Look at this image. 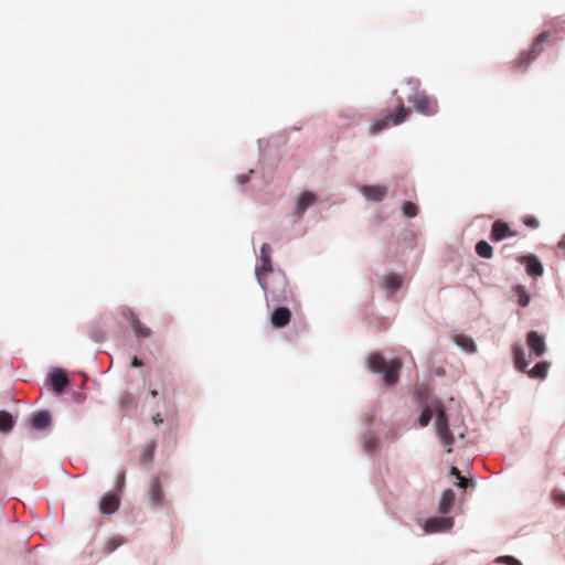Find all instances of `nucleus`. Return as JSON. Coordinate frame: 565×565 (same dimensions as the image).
Returning <instances> with one entry per match:
<instances>
[{"label":"nucleus","mask_w":565,"mask_h":565,"mask_svg":"<svg viewBox=\"0 0 565 565\" xmlns=\"http://www.w3.org/2000/svg\"><path fill=\"white\" fill-rule=\"evenodd\" d=\"M266 295H269L273 301L287 302L291 300L292 292L288 286V280L284 273H271L257 278Z\"/></svg>","instance_id":"f257e3e1"},{"label":"nucleus","mask_w":565,"mask_h":565,"mask_svg":"<svg viewBox=\"0 0 565 565\" xmlns=\"http://www.w3.org/2000/svg\"><path fill=\"white\" fill-rule=\"evenodd\" d=\"M367 365L373 372L383 374L387 385L397 383L398 372L402 367V362L398 359L387 361L381 353H373L367 359Z\"/></svg>","instance_id":"f03ea898"},{"label":"nucleus","mask_w":565,"mask_h":565,"mask_svg":"<svg viewBox=\"0 0 565 565\" xmlns=\"http://www.w3.org/2000/svg\"><path fill=\"white\" fill-rule=\"evenodd\" d=\"M398 105L394 113L383 111L381 114V118L374 119L371 121L369 127L370 135H377L384 129L391 126H397L402 124L408 116L409 109H407L402 99L398 97Z\"/></svg>","instance_id":"7ed1b4c3"},{"label":"nucleus","mask_w":565,"mask_h":565,"mask_svg":"<svg viewBox=\"0 0 565 565\" xmlns=\"http://www.w3.org/2000/svg\"><path fill=\"white\" fill-rule=\"evenodd\" d=\"M436 418L435 425L438 437L447 447V452H451V445L454 444V435L448 427V418L444 407L439 404L435 405Z\"/></svg>","instance_id":"20e7f679"},{"label":"nucleus","mask_w":565,"mask_h":565,"mask_svg":"<svg viewBox=\"0 0 565 565\" xmlns=\"http://www.w3.org/2000/svg\"><path fill=\"white\" fill-rule=\"evenodd\" d=\"M548 33L542 32L533 41L531 47L522 52L518 58L516 66L520 68H526L532 61H534L543 51L544 43L548 40Z\"/></svg>","instance_id":"39448f33"},{"label":"nucleus","mask_w":565,"mask_h":565,"mask_svg":"<svg viewBox=\"0 0 565 565\" xmlns=\"http://www.w3.org/2000/svg\"><path fill=\"white\" fill-rule=\"evenodd\" d=\"M408 102L412 103L415 109L425 115L433 116L438 111L437 100L428 96L424 92H419L408 97Z\"/></svg>","instance_id":"423d86ee"},{"label":"nucleus","mask_w":565,"mask_h":565,"mask_svg":"<svg viewBox=\"0 0 565 565\" xmlns=\"http://www.w3.org/2000/svg\"><path fill=\"white\" fill-rule=\"evenodd\" d=\"M518 235L516 231L511 230L510 225L507 222L501 220H497L493 222L491 227V239L494 242H500L508 237H514Z\"/></svg>","instance_id":"0eeeda50"},{"label":"nucleus","mask_w":565,"mask_h":565,"mask_svg":"<svg viewBox=\"0 0 565 565\" xmlns=\"http://www.w3.org/2000/svg\"><path fill=\"white\" fill-rule=\"evenodd\" d=\"M526 343L531 350V352L536 356H543L546 352L545 339L543 335L539 334L536 331H530L526 334Z\"/></svg>","instance_id":"6e6552de"},{"label":"nucleus","mask_w":565,"mask_h":565,"mask_svg":"<svg viewBox=\"0 0 565 565\" xmlns=\"http://www.w3.org/2000/svg\"><path fill=\"white\" fill-rule=\"evenodd\" d=\"M260 266H257L255 270L257 278L274 273L271 267L270 246L267 243H264L260 247Z\"/></svg>","instance_id":"1a4fd4ad"},{"label":"nucleus","mask_w":565,"mask_h":565,"mask_svg":"<svg viewBox=\"0 0 565 565\" xmlns=\"http://www.w3.org/2000/svg\"><path fill=\"white\" fill-rule=\"evenodd\" d=\"M124 317L129 321L137 338L146 339L151 335L152 332L150 328L142 324L141 321L134 313V311L127 310L126 312H124Z\"/></svg>","instance_id":"9d476101"},{"label":"nucleus","mask_w":565,"mask_h":565,"mask_svg":"<svg viewBox=\"0 0 565 565\" xmlns=\"http://www.w3.org/2000/svg\"><path fill=\"white\" fill-rule=\"evenodd\" d=\"M519 262L525 264L526 273L532 277L543 274V265L535 255L520 256Z\"/></svg>","instance_id":"9b49d317"},{"label":"nucleus","mask_w":565,"mask_h":565,"mask_svg":"<svg viewBox=\"0 0 565 565\" xmlns=\"http://www.w3.org/2000/svg\"><path fill=\"white\" fill-rule=\"evenodd\" d=\"M120 504L119 497L115 493H108L103 495L99 501V511L103 514L110 515L115 513Z\"/></svg>","instance_id":"f8f14e48"},{"label":"nucleus","mask_w":565,"mask_h":565,"mask_svg":"<svg viewBox=\"0 0 565 565\" xmlns=\"http://www.w3.org/2000/svg\"><path fill=\"white\" fill-rule=\"evenodd\" d=\"M290 319L291 312L286 307L276 308L270 316V322L275 328H284L289 323Z\"/></svg>","instance_id":"ddd939ff"},{"label":"nucleus","mask_w":565,"mask_h":565,"mask_svg":"<svg viewBox=\"0 0 565 565\" xmlns=\"http://www.w3.org/2000/svg\"><path fill=\"white\" fill-rule=\"evenodd\" d=\"M317 201V196L315 193L305 191L299 194L296 202V214L298 217H301L306 210L311 206Z\"/></svg>","instance_id":"4468645a"},{"label":"nucleus","mask_w":565,"mask_h":565,"mask_svg":"<svg viewBox=\"0 0 565 565\" xmlns=\"http://www.w3.org/2000/svg\"><path fill=\"white\" fill-rule=\"evenodd\" d=\"M452 523L454 521L451 518H433L425 523V531L428 533L446 531L452 526Z\"/></svg>","instance_id":"2eb2a0df"},{"label":"nucleus","mask_w":565,"mask_h":565,"mask_svg":"<svg viewBox=\"0 0 565 565\" xmlns=\"http://www.w3.org/2000/svg\"><path fill=\"white\" fill-rule=\"evenodd\" d=\"M361 193L370 201L380 202L387 193V188L384 185H364L361 188Z\"/></svg>","instance_id":"dca6fc26"},{"label":"nucleus","mask_w":565,"mask_h":565,"mask_svg":"<svg viewBox=\"0 0 565 565\" xmlns=\"http://www.w3.org/2000/svg\"><path fill=\"white\" fill-rule=\"evenodd\" d=\"M51 383L53 386V390L56 393H62L64 388L70 384V380L64 371L56 370L51 374Z\"/></svg>","instance_id":"f3484780"},{"label":"nucleus","mask_w":565,"mask_h":565,"mask_svg":"<svg viewBox=\"0 0 565 565\" xmlns=\"http://www.w3.org/2000/svg\"><path fill=\"white\" fill-rule=\"evenodd\" d=\"M512 352L515 367L519 371H525V369L530 365V360L526 359L523 347L521 344H515Z\"/></svg>","instance_id":"a211bd4d"},{"label":"nucleus","mask_w":565,"mask_h":565,"mask_svg":"<svg viewBox=\"0 0 565 565\" xmlns=\"http://www.w3.org/2000/svg\"><path fill=\"white\" fill-rule=\"evenodd\" d=\"M163 490L159 479L152 481L149 488V499L152 505L158 507L163 502Z\"/></svg>","instance_id":"6ab92c4d"},{"label":"nucleus","mask_w":565,"mask_h":565,"mask_svg":"<svg viewBox=\"0 0 565 565\" xmlns=\"http://www.w3.org/2000/svg\"><path fill=\"white\" fill-rule=\"evenodd\" d=\"M402 282L401 276L396 274H390L382 278L383 288L391 295L401 288Z\"/></svg>","instance_id":"aec40b11"},{"label":"nucleus","mask_w":565,"mask_h":565,"mask_svg":"<svg viewBox=\"0 0 565 565\" xmlns=\"http://www.w3.org/2000/svg\"><path fill=\"white\" fill-rule=\"evenodd\" d=\"M51 424V415L46 411L38 412L31 419V425L35 429H44Z\"/></svg>","instance_id":"412c9836"},{"label":"nucleus","mask_w":565,"mask_h":565,"mask_svg":"<svg viewBox=\"0 0 565 565\" xmlns=\"http://www.w3.org/2000/svg\"><path fill=\"white\" fill-rule=\"evenodd\" d=\"M455 501V492L451 489H447L443 492L439 501V511L446 514L450 511Z\"/></svg>","instance_id":"4be33fe9"},{"label":"nucleus","mask_w":565,"mask_h":565,"mask_svg":"<svg viewBox=\"0 0 565 565\" xmlns=\"http://www.w3.org/2000/svg\"><path fill=\"white\" fill-rule=\"evenodd\" d=\"M455 343L460 347L463 351L468 353H473L477 351L476 343L473 340L467 335L459 334L454 337Z\"/></svg>","instance_id":"5701e85b"},{"label":"nucleus","mask_w":565,"mask_h":565,"mask_svg":"<svg viewBox=\"0 0 565 565\" xmlns=\"http://www.w3.org/2000/svg\"><path fill=\"white\" fill-rule=\"evenodd\" d=\"M550 367V363L546 361L539 362L534 365L532 370L529 371V376L533 379H545L547 375V371Z\"/></svg>","instance_id":"b1692460"},{"label":"nucleus","mask_w":565,"mask_h":565,"mask_svg":"<svg viewBox=\"0 0 565 565\" xmlns=\"http://www.w3.org/2000/svg\"><path fill=\"white\" fill-rule=\"evenodd\" d=\"M14 420L10 413L0 411V431L8 433L13 428Z\"/></svg>","instance_id":"393cba45"},{"label":"nucleus","mask_w":565,"mask_h":565,"mask_svg":"<svg viewBox=\"0 0 565 565\" xmlns=\"http://www.w3.org/2000/svg\"><path fill=\"white\" fill-rule=\"evenodd\" d=\"M476 253L482 258H491L493 256V248L488 242L480 241L476 245Z\"/></svg>","instance_id":"a878e982"},{"label":"nucleus","mask_w":565,"mask_h":565,"mask_svg":"<svg viewBox=\"0 0 565 565\" xmlns=\"http://www.w3.org/2000/svg\"><path fill=\"white\" fill-rule=\"evenodd\" d=\"M138 404V399L132 394H125L120 398V405L122 408H136Z\"/></svg>","instance_id":"bb28decb"},{"label":"nucleus","mask_w":565,"mask_h":565,"mask_svg":"<svg viewBox=\"0 0 565 565\" xmlns=\"http://www.w3.org/2000/svg\"><path fill=\"white\" fill-rule=\"evenodd\" d=\"M402 212L406 217H415L418 213V207L411 201H406L402 205Z\"/></svg>","instance_id":"cd10ccee"},{"label":"nucleus","mask_w":565,"mask_h":565,"mask_svg":"<svg viewBox=\"0 0 565 565\" xmlns=\"http://www.w3.org/2000/svg\"><path fill=\"white\" fill-rule=\"evenodd\" d=\"M518 295H519V298H518V303L521 306V307H526L529 303H530V295L526 292L525 288L523 286H516L515 288Z\"/></svg>","instance_id":"c85d7f7f"},{"label":"nucleus","mask_w":565,"mask_h":565,"mask_svg":"<svg viewBox=\"0 0 565 565\" xmlns=\"http://www.w3.org/2000/svg\"><path fill=\"white\" fill-rule=\"evenodd\" d=\"M433 416V412L429 407H426L423 409V412L419 415L418 423L420 427H425L428 425Z\"/></svg>","instance_id":"c756f323"},{"label":"nucleus","mask_w":565,"mask_h":565,"mask_svg":"<svg viewBox=\"0 0 565 565\" xmlns=\"http://www.w3.org/2000/svg\"><path fill=\"white\" fill-rule=\"evenodd\" d=\"M494 563H504L507 565H522V563L513 556L505 555L495 558Z\"/></svg>","instance_id":"7c9ffc66"},{"label":"nucleus","mask_w":565,"mask_h":565,"mask_svg":"<svg viewBox=\"0 0 565 565\" xmlns=\"http://www.w3.org/2000/svg\"><path fill=\"white\" fill-rule=\"evenodd\" d=\"M523 224L531 228H537L540 226V222L535 216L527 215L523 218Z\"/></svg>","instance_id":"2f4dec72"},{"label":"nucleus","mask_w":565,"mask_h":565,"mask_svg":"<svg viewBox=\"0 0 565 565\" xmlns=\"http://www.w3.org/2000/svg\"><path fill=\"white\" fill-rule=\"evenodd\" d=\"M121 544V541L118 540V539H110L106 544H105V551L106 553H111L114 552L119 545Z\"/></svg>","instance_id":"473e14b6"},{"label":"nucleus","mask_w":565,"mask_h":565,"mask_svg":"<svg viewBox=\"0 0 565 565\" xmlns=\"http://www.w3.org/2000/svg\"><path fill=\"white\" fill-rule=\"evenodd\" d=\"M377 439L373 436H370L364 440V446L367 451H373L377 448Z\"/></svg>","instance_id":"72a5a7b5"},{"label":"nucleus","mask_w":565,"mask_h":565,"mask_svg":"<svg viewBox=\"0 0 565 565\" xmlns=\"http://www.w3.org/2000/svg\"><path fill=\"white\" fill-rule=\"evenodd\" d=\"M553 499H554V501L557 504H559L562 507H565V493H556V492H554L553 493Z\"/></svg>","instance_id":"f704fd0d"},{"label":"nucleus","mask_w":565,"mask_h":565,"mask_svg":"<svg viewBox=\"0 0 565 565\" xmlns=\"http://www.w3.org/2000/svg\"><path fill=\"white\" fill-rule=\"evenodd\" d=\"M459 482H458V487H460L461 489H466L468 487V482L469 480L466 479L465 477H459L458 478Z\"/></svg>","instance_id":"c9c22d12"},{"label":"nucleus","mask_w":565,"mask_h":565,"mask_svg":"<svg viewBox=\"0 0 565 565\" xmlns=\"http://www.w3.org/2000/svg\"><path fill=\"white\" fill-rule=\"evenodd\" d=\"M248 180H249L248 174H239V175L237 177V182H238L239 184H245V183H247V182H248Z\"/></svg>","instance_id":"e433bc0d"},{"label":"nucleus","mask_w":565,"mask_h":565,"mask_svg":"<svg viewBox=\"0 0 565 565\" xmlns=\"http://www.w3.org/2000/svg\"><path fill=\"white\" fill-rule=\"evenodd\" d=\"M141 365H142V361H141V360H139L137 356L132 358V360H131V366H134V367H139V366H141Z\"/></svg>","instance_id":"4c0bfd02"},{"label":"nucleus","mask_w":565,"mask_h":565,"mask_svg":"<svg viewBox=\"0 0 565 565\" xmlns=\"http://www.w3.org/2000/svg\"><path fill=\"white\" fill-rule=\"evenodd\" d=\"M152 422L154 425H159L163 422L162 417L160 414H156L153 417H152Z\"/></svg>","instance_id":"58836bf2"},{"label":"nucleus","mask_w":565,"mask_h":565,"mask_svg":"<svg viewBox=\"0 0 565 565\" xmlns=\"http://www.w3.org/2000/svg\"><path fill=\"white\" fill-rule=\"evenodd\" d=\"M450 475L455 476L457 479H458L459 477H461V473H460V471L458 470V468H457V467H451V468H450Z\"/></svg>","instance_id":"ea45409f"},{"label":"nucleus","mask_w":565,"mask_h":565,"mask_svg":"<svg viewBox=\"0 0 565 565\" xmlns=\"http://www.w3.org/2000/svg\"><path fill=\"white\" fill-rule=\"evenodd\" d=\"M558 246H559L561 248H565V236H563V237H562V239H561V241H559V243H558Z\"/></svg>","instance_id":"a19ab883"},{"label":"nucleus","mask_w":565,"mask_h":565,"mask_svg":"<svg viewBox=\"0 0 565 565\" xmlns=\"http://www.w3.org/2000/svg\"><path fill=\"white\" fill-rule=\"evenodd\" d=\"M149 394H150V396H151L152 398H154V397H157V395H158V391H157V390H151V391L149 392Z\"/></svg>","instance_id":"79ce46f5"}]
</instances>
